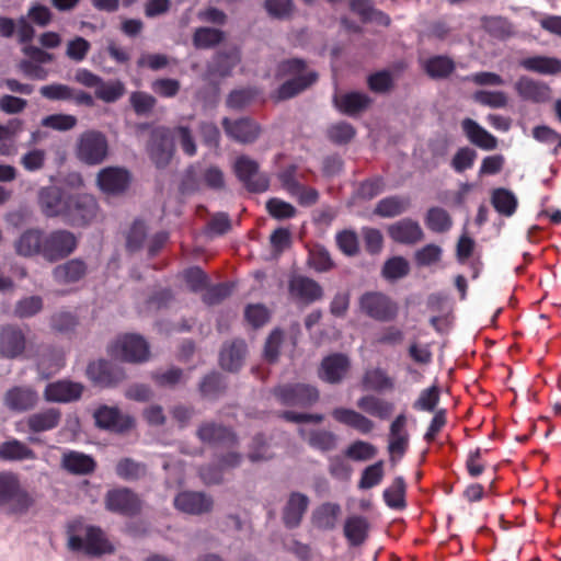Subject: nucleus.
Listing matches in <instances>:
<instances>
[{
  "label": "nucleus",
  "mask_w": 561,
  "mask_h": 561,
  "mask_svg": "<svg viewBox=\"0 0 561 561\" xmlns=\"http://www.w3.org/2000/svg\"><path fill=\"white\" fill-rule=\"evenodd\" d=\"M247 353V344L243 340H234L225 345L220 352L219 363L229 371H237L242 366Z\"/></svg>",
  "instance_id": "nucleus-37"
},
{
  "label": "nucleus",
  "mask_w": 561,
  "mask_h": 561,
  "mask_svg": "<svg viewBox=\"0 0 561 561\" xmlns=\"http://www.w3.org/2000/svg\"><path fill=\"white\" fill-rule=\"evenodd\" d=\"M387 231L394 242L401 244H415L424 238L420 224L411 218H403L391 224Z\"/></svg>",
  "instance_id": "nucleus-23"
},
{
  "label": "nucleus",
  "mask_w": 561,
  "mask_h": 561,
  "mask_svg": "<svg viewBox=\"0 0 561 561\" xmlns=\"http://www.w3.org/2000/svg\"><path fill=\"white\" fill-rule=\"evenodd\" d=\"M327 134L328 138L332 142L336 145H345L354 138L356 130L350 123L339 122L331 125L328 128Z\"/></svg>",
  "instance_id": "nucleus-61"
},
{
  "label": "nucleus",
  "mask_w": 561,
  "mask_h": 561,
  "mask_svg": "<svg viewBox=\"0 0 561 561\" xmlns=\"http://www.w3.org/2000/svg\"><path fill=\"white\" fill-rule=\"evenodd\" d=\"M68 547L72 551H84L90 557H100L114 551V547L107 540L104 531L98 526H88L84 538L71 535L68 539Z\"/></svg>",
  "instance_id": "nucleus-10"
},
{
  "label": "nucleus",
  "mask_w": 561,
  "mask_h": 561,
  "mask_svg": "<svg viewBox=\"0 0 561 561\" xmlns=\"http://www.w3.org/2000/svg\"><path fill=\"white\" fill-rule=\"evenodd\" d=\"M98 214V203L89 194H70L62 220L71 226H85L91 222Z\"/></svg>",
  "instance_id": "nucleus-9"
},
{
  "label": "nucleus",
  "mask_w": 561,
  "mask_h": 561,
  "mask_svg": "<svg viewBox=\"0 0 561 561\" xmlns=\"http://www.w3.org/2000/svg\"><path fill=\"white\" fill-rule=\"evenodd\" d=\"M88 272L85 262L81 259H72L57 265L53 270V277L58 284H73L81 280Z\"/></svg>",
  "instance_id": "nucleus-32"
},
{
  "label": "nucleus",
  "mask_w": 561,
  "mask_h": 561,
  "mask_svg": "<svg viewBox=\"0 0 561 561\" xmlns=\"http://www.w3.org/2000/svg\"><path fill=\"white\" fill-rule=\"evenodd\" d=\"M129 102L134 112L139 116L149 114L157 104L154 96L142 91L133 92Z\"/></svg>",
  "instance_id": "nucleus-63"
},
{
  "label": "nucleus",
  "mask_w": 561,
  "mask_h": 561,
  "mask_svg": "<svg viewBox=\"0 0 561 561\" xmlns=\"http://www.w3.org/2000/svg\"><path fill=\"white\" fill-rule=\"evenodd\" d=\"M35 457H36V455L34 453V450L18 439L7 440L0 445V459L1 460L16 461V460L35 459Z\"/></svg>",
  "instance_id": "nucleus-46"
},
{
  "label": "nucleus",
  "mask_w": 561,
  "mask_h": 561,
  "mask_svg": "<svg viewBox=\"0 0 561 561\" xmlns=\"http://www.w3.org/2000/svg\"><path fill=\"white\" fill-rule=\"evenodd\" d=\"M45 232L41 229H27L15 241V251L19 255L32 257L42 256Z\"/></svg>",
  "instance_id": "nucleus-34"
},
{
  "label": "nucleus",
  "mask_w": 561,
  "mask_h": 561,
  "mask_svg": "<svg viewBox=\"0 0 561 561\" xmlns=\"http://www.w3.org/2000/svg\"><path fill=\"white\" fill-rule=\"evenodd\" d=\"M49 323L54 331L59 333H69L78 325V318L70 311L60 310L50 317Z\"/></svg>",
  "instance_id": "nucleus-59"
},
{
  "label": "nucleus",
  "mask_w": 561,
  "mask_h": 561,
  "mask_svg": "<svg viewBox=\"0 0 561 561\" xmlns=\"http://www.w3.org/2000/svg\"><path fill=\"white\" fill-rule=\"evenodd\" d=\"M275 78H288L271 95L273 100L280 102L293 99L312 87L319 75L314 70H307V62L304 59L289 58L277 64Z\"/></svg>",
  "instance_id": "nucleus-1"
},
{
  "label": "nucleus",
  "mask_w": 561,
  "mask_h": 561,
  "mask_svg": "<svg viewBox=\"0 0 561 561\" xmlns=\"http://www.w3.org/2000/svg\"><path fill=\"white\" fill-rule=\"evenodd\" d=\"M308 445L321 453L332 451L337 446V436L327 430H311L308 433Z\"/></svg>",
  "instance_id": "nucleus-49"
},
{
  "label": "nucleus",
  "mask_w": 561,
  "mask_h": 561,
  "mask_svg": "<svg viewBox=\"0 0 561 561\" xmlns=\"http://www.w3.org/2000/svg\"><path fill=\"white\" fill-rule=\"evenodd\" d=\"M351 369V360L347 355L334 353L325 356L320 364L318 376L330 385L341 383Z\"/></svg>",
  "instance_id": "nucleus-16"
},
{
  "label": "nucleus",
  "mask_w": 561,
  "mask_h": 561,
  "mask_svg": "<svg viewBox=\"0 0 561 561\" xmlns=\"http://www.w3.org/2000/svg\"><path fill=\"white\" fill-rule=\"evenodd\" d=\"M410 207V198L400 195H392L380 199L374 214L381 218H392L403 214Z\"/></svg>",
  "instance_id": "nucleus-44"
},
{
  "label": "nucleus",
  "mask_w": 561,
  "mask_h": 561,
  "mask_svg": "<svg viewBox=\"0 0 561 561\" xmlns=\"http://www.w3.org/2000/svg\"><path fill=\"white\" fill-rule=\"evenodd\" d=\"M75 153L83 164H101L108 153V142L105 135L99 130L82 133L76 142Z\"/></svg>",
  "instance_id": "nucleus-4"
},
{
  "label": "nucleus",
  "mask_w": 561,
  "mask_h": 561,
  "mask_svg": "<svg viewBox=\"0 0 561 561\" xmlns=\"http://www.w3.org/2000/svg\"><path fill=\"white\" fill-rule=\"evenodd\" d=\"M455 69V61L445 55L430 57L423 65L425 73L435 80L447 79Z\"/></svg>",
  "instance_id": "nucleus-43"
},
{
  "label": "nucleus",
  "mask_w": 561,
  "mask_h": 561,
  "mask_svg": "<svg viewBox=\"0 0 561 561\" xmlns=\"http://www.w3.org/2000/svg\"><path fill=\"white\" fill-rule=\"evenodd\" d=\"M222 128L228 137L241 144H252L260 136V126L250 118H239L231 121L224 117L221 121Z\"/></svg>",
  "instance_id": "nucleus-20"
},
{
  "label": "nucleus",
  "mask_w": 561,
  "mask_h": 561,
  "mask_svg": "<svg viewBox=\"0 0 561 561\" xmlns=\"http://www.w3.org/2000/svg\"><path fill=\"white\" fill-rule=\"evenodd\" d=\"M335 241L340 251L347 256H354L359 251L358 237L353 230L345 229L337 232Z\"/></svg>",
  "instance_id": "nucleus-62"
},
{
  "label": "nucleus",
  "mask_w": 561,
  "mask_h": 561,
  "mask_svg": "<svg viewBox=\"0 0 561 561\" xmlns=\"http://www.w3.org/2000/svg\"><path fill=\"white\" fill-rule=\"evenodd\" d=\"M425 225L433 232L444 233L451 228L453 220L444 208L431 207L425 216Z\"/></svg>",
  "instance_id": "nucleus-50"
},
{
  "label": "nucleus",
  "mask_w": 561,
  "mask_h": 561,
  "mask_svg": "<svg viewBox=\"0 0 561 561\" xmlns=\"http://www.w3.org/2000/svg\"><path fill=\"white\" fill-rule=\"evenodd\" d=\"M33 505L34 499L22 486L18 474L0 472V507H4L8 514L22 515Z\"/></svg>",
  "instance_id": "nucleus-2"
},
{
  "label": "nucleus",
  "mask_w": 561,
  "mask_h": 561,
  "mask_svg": "<svg viewBox=\"0 0 561 561\" xmlns=\"http://www.w3.org/2000/svg\"><path fill=\"white\" fill-rule=\"evenodd\" d=\"M225 38V33L213 27H197L193 34V45L197 49H208L220 44Z\"/></svg>",
  "instance_id": "nucleus-48"
},
{
  "label": "nucleus",
  "mask_w": 561,
  "mask_h": 561,
  "mask_svg": "<svg viewBox=\"0 0 561 561\" xmlns=\"http://www.w3.org/2000/svg\"><path fill=\"white\" fill-rule=\"evenodd\" d=\"M241 60L239 48L230 47L216 51L211 60L206 66L203 79L211 81L215 78H227L231 76L232 70Z\"/></svg>",
  "instance_id": "nucleus-13"
},
{
  "label": "nucleus",
  "mask_w": 561,
  "mask_h": 561,
  "mask_svg": "<svg viewBox=\"0 0 561 561\" xmlns=\"http://www.w3.org/2000/svg\"><path fill=\"white\" fill-rule=\"evenodd\" d=\"M77 245L76 236L68 230L57 229L45 232L42 257L49 263L58 262L73 253Z\"/></svg>",
  "instance_id": "nucleus-6"
},
{
  "label": "nucleus",
  "mask_w": 561,
  "mask_h": 561,
  "mask_svg": "<svg viewBox=\"0 0 561 561\" xmlns=\"http://www.w3.org/2000/svg\"><path fill=\"white\" fill-rule=\"evenodd\" d=\"M94 420L98 427L114 433H124L134 426L133 417L123 415L117 408L102 405L94 412Z\"/></svg>",
  "instance_id": "nucleus-18"
},
{
  "label": "nucleus",
  "mask_w": 561,
  "mask_h": 561,
  "mask_svg": "<svg viewBox=\"0 0 561 561\" xmlns=\"http://www.w3.org/2000/svg\"><path fill=\"white\" fill-rule=\"evenodd\" d=\"M477 159V152L470 147H461L454 154L450 165L457 173L471 169Z\"/></svg>",
  "instance_id": "nucleus-64"
},
{
  "label": "nucleus",
  "mask_w": 561,
  "mask_h": 561,
  "mask_svg": "<svg viewBox=\"0 0 561 561\" xmlns=\"http://www.w3.org/2000/svg\"><path fill=\"white\" fill-rule=\"evenodd\" d=\"M174 506L186 514L202 515L213 510V497L204 492L183 491L174 499Z\"/></svg>",
  "instance_id": "nucleus-19"
},
{
  "label": "nucleus",
  "mask_w": 561,
  "mask_h": 561,
  "mask_svg": "<svg viewBox=\"0 0 561 561\" xmlns=\"http://www.w3.org/2000/svg\"><path fill=\"white\" fill-rule=\"evenodd\" d=\"M87 376L94 385L101 387L117 386L126 378V374L121 366L105 359L89 363Z\"/></svg>",
  "instance_id": "nucleus-14"
},
{
  "label": "nucleus",
  "mask_w": 561,
  "mask_h": 561,
  "mask_svg": "<svg viewBox=\"0 0 561 561\" xmlns=\"http://www.w3.org/2000/svg\"><path fill=\"white\" fill-rule=\"evenodd\" d=\"M341 506L337 503L327 502L318 506L312 513L313 525L322 530H332L335 528Z\"/></svg>",
  "instance_id": "nucleus-41"
},
{
  "label": "nucleus",
  "mask_w": 561,
  "mask_h": 561,
  "mask_svg": "<svg viewBox=\"0 0 561 561\" xmlns=\"http://www.w3.org/2000/svg\"><path fill=\"white\" fill-rule=\"evenodd\" d=\"M61 467L75 476H88L95 471L96 461L90 455L77 450H68L62 454Z\"/></svg>",
  "instance_id": "nucleus-28"
},
{
  "label": "nucleus",
  "mask_w": 561,
  "mask_h": 561,
  "mask_svg": "<svg viewBox=\"0 0 561 561\" xmlns=\"http://www.w3.org/2000/svg\"><path fill=\"white\" fill-rule=\"evenodd\" d=\"M491 202L497 213L507 217L512 216L517 208L515 195L506 188H495Z\"/></svg>",
  "instance_id": "nucleus-52"
},
{
  "label": "nucleus",
  "mask_w": 561,
  "mask_h": 561,
  "mask_svg": "<svg viewBox=\"0 0 561 561\" xmlns=\"http://www.w3.org/2000/svg\"><path fill=\"white\" fill-rule=\"evenodd\" d=\"M309 499L300 492H293L283 510V522L287 528H296L307 512Z\"/></svg>",
  "instance_id": "nucleus-30"
},
{
  "label": "nucleus",
  "mask_w": 561,
  "mask_h": 561,
  "mask_svg": "<svg viewBox=\"0 0 561 561\" xmlns=\"http://www.w3.org/2000/svg\"><path fill=\"white\" fill-rule=\"evenodd\" d=\"M275 400L284 407L309 409L320 399L319 389L306 382H284L271 390Z\"/></svg>",
  "instance_id": "nucleus-3"
},
{
  "label": "nucleus",
  "mask_w": 561,
  "mask_h": 561,
  "mask_svg": "<svg viewBox=\"0 0 561 561\" xmlns=\"http://www.w3.org/2000/svg\"><path fill=\"white\" fill-rule=\"evenodd\" d=\"M43 307L44 301L41 296L34 295L23 297L22 299L16 301L13 314L20 319L32 318L39 313L43 310Z\"/></svg>",
  "instance_id": "nucleus-54"
},
{
  "label": "nucleus",
  "mask_w": 561,
  "mask_h": 561,
  "mask_svg": "<svg viewBox=\"0 0 561 561\" xmlns=\"http://www.w3.org/2000/svg\"><path fill=\"white\" fill-rule=\"evenodd\" d=\"M331 415L336 422L352 427L362 434H369L375 427L370 419L353 409L335 408L332 410Z\"/></svg>",
  "instance_id": "nucleus-31"
},
{
  "label": "nucleus",
  "mask_w": 561,
  "mask_h": 561,
  "mask_svg": "<svg viewBox=\"0 0 561 561\" xmlns=\"http://www.w3.org/2000/svg\"><path fill=\"white\" fill-rule=\"evenodd\" d=\"M334 106L344 115L356 116L366 111L371 104L368 94L362 92H346L333 96Z\"/></svg>",
  "instance_id": "nucleus-27"
},
{
  "label": "nucleus",
  "mask_w": 561,
  "mask_h": 561,
  "mask_svg": "<svg viewBox=\"0 0 561 561\" xmlns=\"http://www.w3.org/2000/svg\"><path fill=\"white\" fill-rule=\"evenodd\" d=\"M360 311L379 322H389L397 318L398 306L387 295L379 291L364 293L358 300Z\"/></svg>",
  "instance_id": "nucleus-8"
},
{
  "label": "nucleus",
  "mask_w": 561,
  "mask_h": 561,
  "mask_svg": "<svg viewBox=\"0 0 561 561\" xmlns=\"http://www.w3.org/2000/svg\"><path fill=\"white\" fill-rule=\"evenodd\" d=\"M37 366L46 378L50 377L65 366V352L57 347L45 348L39 355Z\"/></svg>",
  "instance_id": "nucleus-45"
},
{
  "label": "nucleus",
  "mask_w": 561,
  "mask_h": 561,
  "mask_svg": "<svg viewBox=\"0 0 561 561\" xmlns=\"http://www.w3.org/2000/svg\"><path fill=\"white\" fill-rule=\"evenodd\" d=\"M405 491L407 484L402 477L393 479L392 483L383 491V500L386 504L393 510L401 511L405 508Z\"/></svg>",
  "instance_id": "nucleus-47"
},
{
  "label": "nucleus",
  "mask_w": 561,
  "mask_h": 561,
  "mask_svg": "<svg viewBox=\"0 0 561 561\" xmlns=\"http://www.w3.org/2000/svg\"><path fill=\"white\" fill-rule=\"evenodd\" d=\"M519 66L531 72L553 76L561 72V60L557 57L533 56L519 61Z\"/></svg>",
  "instance_id": "nucleus-38"
},
{
  "label": "nucleus",
  "mask_w": 561,
  "mask_h": 561,
  "mask_svg": "<svg viewBox=\"0 0 561 561\" xmlns=\"http://www.w3.org/2000/svg\"><path fill=\"white\" fill-rule=\"evenodd\" d=\"M350 9L359 16L363 23L375 22L382 26H389L391 23L387 13L374 8V0H351Z\"/></svg>",
  "instance_id": "nucleus-35"
},
{
  "label": "nucleus",
  "mask_w": 561,
  "mask_h": 561,
  "mask_svg": "<svg viewBox=\"0 0 561 561\" xmlns=\"http://www.w3.org/2000/svg\"><path fill=\"white\" fill-rule=\"evenodd\" d=\"M26 345L23 331L16 325H4L0 330V354L7 358L20 356Z\"/></svg>",
  "instance_id": "nucleus-25"
},
{
  "label": "nucleus",
  "mask_w": 561,
  "mask_h": 561,
  "mask_svg": "<svg viewBox=\"0 0 561 561\" xmlns=\"http://www.w3.org/2000/svg\"><path fill=\"white\" fill-rule=\"evenodd\" d=\"M144 506V501L135 491L127 486L110 489L104 495V507L106 511L124 516H138Z\"/></svg>",
  "instance_id": "nucleus-5"
},
{
  "label": "nucleus",
  "mask_w": 561,
  "mask_h": 561,
  "mask_svg": "<svg viewBox=\"0 0 561 561\" xmlns=\"http://www.w3.org/2000/svg\"><path fill=\"white\" fill-rule=\"evenodd\" d=\"M369 523L364 516H351L344 524V536L351 546L358 547L368 537Z\"/></svg>",
  "instance_id": "nucleus-42"
},
{
  "label": "nucleus",
  "mask_w": 561,
  "mask_h": 561,
  "mask_svg": "<svg viewBox=\"0 0 561 561\" xmlns=\"http://www.w3.org/2000/svg\"><path fill=\"white\" fill-rule=\"evenodd\" d=\"M61 421V412L57 408H48L31 414L26 424L31 432L41 433L56 428Z\"/></svg>",
  "instance_id": "nucleus-36"
},
{
  "label": "nucleus",
  "mask_w": 561,
  "mask_h": 561,
  "mask_svg": "<svg viewBox=\"0 0 561 561\" xmlns=\"http://www.w3.org/2000/svg\"><path fill=\"white\" fill-rule=\"evenodd\" d=\"M227 385L221 374L213 371L199 382V392L203 397L217 399L226 391Z\"/></svg>",
  "instance_id": "nucleus-53"
},
{
  "label": "nucleus",
  "mask_w": 561,
  "mask_h": 561,
  "mask_svg": "<svg viewBox=\"0 0 561 561\" xmlns=\"http://www.w3.org/2000/svg\"><path fill=\"white\" fill-rule=\"evenodd\" d=\"M237 179L250 193H263L270 187V176L260 172V164L248 156H240L233 163Z\"/></svg>",
  "instance_id": "nucleus-7"
},
{
  "label": "nucleus",
  "mask_w": 561,
  "mask_h": 561,
  "mask_svg": "<svg viewBox=\"0 0 561 561\" xmlns=\"http://www.w3.org/2000/svg\"><path fill=\"white\" fill-rule=\"evenodd\" d=\"M308 264L317 272L323 273L334 267L329 251L321 245H316L309 251Z\"/></svg>",
  "instance_id": "nucleus-57"
},
{
  "label": "nucleus",
  "mask_w": 561,
  "mask_h": 561,
  "mask_svg": "<svg viewBox=\"0 0 561 561\" xmlns=\"http://www.w3.org/2000/svg\"><path fill=\"white\" fill-rule=\"evenodd\" d=\"M517 95L531 103H546L551 99V88L543 81L522 76L514 84Z\"/></svg>",
  "instance_id": "nucleus-21"
},
{
  "label": "nucleus",
  "mask_w": 561,
  "mask_h": 561,
  "mask_svg": "<svg viewBox=\"0 0 561 561\" xmlns=\"http://www.w3.org/2000/svg\"><path fill=\"white\" fill-rule=\"evenodd\" d=\"M461 128L472 145L483 150H494L497 147L496 137L480 126L474 119L465 118L461 122Z\"/></svg>",
  "instance_id": "nucleus-29"
},
{
  "label": "nucleus",
  "mask_w": 561,
  "mask_h": 561,
  "mask_svg": "<svg viewBox=\"0 0 561 561\" xmlns=\"http://www.w3.org/2000/svg\"><path fill=\"white\" fill-rule=\"evenodd\" d=\"M83 389L80 382L58 380L45 387L44 398L48 402H71L81 398Z\"/></svg>",
  "instance_id": "nucleus-24"
},
{
  "label": "nucleus",
  "mask_w": 561,
  "mask_h": 561,
  "mask_svg": "<svg viewBox=\"0 0 561 561\" xmlns=\"http://www.w3.org/2000/svg\"><path fill=\"white\" fill-rule=\"evenodd\" d=\"M116 474L125 481H135L144 477L147 472L145 463L125 457L118 460L115 467Z\"/></svg>",
  "instance_id": "nucleus-51"
},
{
  "label": "nucleus",
  "mask_w": 561,
  "mask_h": 561,
  "mask_svg": "<svg viewBox=\"0 0 561 561\" xmlns=\"http://www.w3.org/2000/svg\"><path fill=\"white\" fill-rule=\"evenodd\" d=\"M393 387V379L380 367L366 369L362 377V388L367 391L383 392Z\"/></svg>",
  "instance_id": "nucleus-39"
},
{
  "label": "nucleus",
  "mask_w": 561,
  "mask_h": 561,
  "mask_svg": "<svg viewBox=\"0 0 561 561\" xmlns=\"http://www.w3.org/2000/svg\"><path fill=\"white\" fill-rule=\"evenodd\" d=\"M357 407L367 414L378 417L380 420H388L394 410V405L392 402H389L373 394L360 397L357 400Z\"/></svg>",
  "instance_id": "nucleus-40"
},
{
  "label": "nucleus",
  "mask_w": 561,
  "mask_h": 561,
  "mask_svg": "<svg viewBox=\"0 0 561 561\" xmlns=\"http://www.w3.org/2000/svg\"><path fill=\"white\" fill-rule=\"evenodd\" d=\"M130 175L128 171L121 168H105L98 174V184L100 188L107 194H121L129 185Z\"/></svg>",
  "instance_id": "nucleus-26"
},
{
  "label": "nucleus",
  "mask_w": 561,
  "mask_h": 561,
  "mask_svg": "<svg viewBox=\"0 0 561 561\" xmlns=\"http://www.w3.org/2000/svg\"><path fill=\"white\" fill-rule=\"evenodd\" d=\"M147 151L157 168L168 165L174 153V135L171 128L159 126L151 130Z\"/></svg>",
  "instance_id": "nucleus-11"
},
{
  "label": "nucleus",
  "mask_w": 561,
  "mask_h": 561,
  "mask_svg": "<svg viewBox=\"0 0 561 561\" xmlns=\"http://www.w3.org/2000/svg\"><path fill=\"white\" fill-rule=\"evenodd\" d=\"M70 194L57 186H46L38 193V205L48 218L64 217Z\"/></svg>",
  "instance_id": "nucleus-17"
},
{
  "label": "nucleus",
  "mask_w": 561,
  "mask_h": 561,
  "mask_svg": "<svg viewBox=\"0 0 561 561\" xmlns=\"http://www.w3.org/2000/svg\"><path fill=\"white\" fill-rule=\"evenodd\" d=\"M125 93V85L122 81H108L102 80V83L95 89V96L106 103H113L119 100Z\"/></svg>",
  "instance_id": "nucleus-56"
},
{
  "label": "nucleus",
  "mask_w": 561,
  "mask_h": 561,
  "mask_svg": "<svg viewBox=\"0 0 561 561\" xmlns=\"http://www.w3.org/2000/svg\"><path fill=\"white\" fill-rule=\"evenodd\" d=\"M472 99L478 104L491 108H503L508 103V98L503 91L478 90L473 93Z\"/></svg>",
  "instance_id": "nucleus-55"
},
{
  "label": "nucleus",
  "mask_w": 561,
  "mask_h": 561,
  "mask_svg": "<svg viewBox=\"0 0 561 561\" xmlns=\"http://www.w3.org/2000/svg\"><path fill=\"white\" fill-rule=\"evenodd\" d=\"M37 400V393L26 387H13L4 396V404L16 412L31 410L36 405Z\"/></svg>",
  "instance_id": "nucleus-33"
},
{
  "label": "nucleus",
  "mask_w": 561,
  "mask_h": 561,
  "mask_svg": "<svg viewBox=\"0 0 561 561\" xmlns=\"http://www.w3.org/2000/svg\"><path fill=\"white\" fill-rule=\"evenodd\" d=\"M111 353L124 362L141 363L149 357V345L138 334H125L116 341Z\"/></svg>",
  "instance_id": "nucleus-12"
},
{
  "label": "nucleus",
  "mask_w": 561,
  "mask_h": 561,
  "mask_svg": "<svg viewBox=\"0 0 561 561\" xmlns=\"http://www.w3.org/2000/svg\"><path fill=\"white\" fill-rule=\"evenodd\" d=\"M409 271L410 266L404 257L393 256L386 261L381 273L386 279L394 280L407 276Z\"/></svg>",
  "instance_id": "nucleus-58"
},
{
  "label": "nucleus",
  "mask_w": 561,
  "mask_h": 561,
  "mask_svg": "<svg viewBox=\"0 0 561 561\" xmlns=\"http://www.w3.org/2000/svg\"><path fill=\"white\" fill-rule=\"evenodd\" d=\"M266 210L271 217L277 220L294 218L297 214V209L290 203L277 197L266 202Z\"/></svg>",
  "instance_id": "nucleus-60"
},
{
  "label": "nucleus",
  "mask_w": 561,
  "mask_h": 561,
  "mask_svg": "<svg viewBox=\"0 0 561 561\" xmlns=\"http://www.w3.org/2000/svg\"><path fill=\"white\" fill-rule=\"evenodd\" d=\"M289 294L298 301L310 305L322 299L323 288L314 279L297 275L294 276L288 284Z\"/></svg>",
  "instance_id": "nucleus-22"
},
{
  "label": "nucleus",
  "mask_w": 561,
  "mask_h": 561,
  "mask_svg": "<svg viewBox=\"0 0 561 561\" xmlns=\"http://www.w3.org/2000/svg\"><path fill=\"white\" fill-rule=\"evenodd\" d=\"M196 436L201 442L214 446L232 448L238 445L237 435L230 427L213 421L203 422L196 431Z\"/></svg>",
  "instance_id": "nucleus-15"
}]
</instances>
